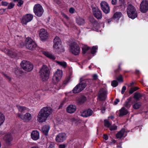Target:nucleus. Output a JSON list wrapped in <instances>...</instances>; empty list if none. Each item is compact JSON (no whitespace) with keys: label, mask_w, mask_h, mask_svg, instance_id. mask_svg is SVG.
<instances>
[{"label":"nucleus","mask_w":148,"mask_h":148,"mask_svg":"<svg viewBox=\"0 0 148 148\" xmlns=\"http://www.w3.org/2000/svg\"><path fill=\"white\" fill-rule=\"evenodd\" d=\"M52 113V109L50 107H44L41 109L37 116V120L40 122H45L47 118Z\"/></svg>","instance_id":"1"},{"label":"nucleus","mask_w":148,"mask_h":148,"mask_svg":"<svg viewBox=\"0 0 148 148\" xmlns=\"http://www.w3.org/2000/svg\"><path fill=\"white\" fill-rule=\"evenodd\" d=\"M50 73L49 69L46 65H43L39 71V75L43 81L48 80L49 78Z\"/></svg>","instance_id":"2"},{"label":"nucleus","mask_w":148,"mask_h":148,"mask_svg":"<svg viewBox=\"0 0 148 148\" xmlns=\"http://www.w3.org/2000/svg\"><path fill=\"white\" fill-rule=\"evenodd\" d=\"M69 51L75 55H78L80 52V48L79 45L76 42H73L70 45Z\"/></svg>","instance_id":"3"},{"label":"nucleus","mask_w":148,"mask_h":148,"mask_svg":"<svg viewBox=\"0 0 148 148\" xmlns=\"http://www.w3.org/2000/svg\"><path fill=\"white\" fill-rule=\"evenodd\" d=\"M33 12L36 16L38 17H40L43 14L44 10L42 6L40 4L37 3L34 6Z\"/></svg>","instance_id":"4"},{"label":"nucleus","mask_w":148,"mask_h":148,"mask_svg":"<svg viewBox=\"0 0 148 148\" xmlns=\"http://www.w3.org/2000/svg\"><path fill=\"white\" fill-rule=\"evenodd\" d=\"M127 12L129 17L134 19L137 16V13L135 8L132 5H129L127 8Z\"/></svg>","instance_id":"5"},{"label":"nucleus","mask_w":148,"mask_h":148,"mask_svg":"<svg viewBox=\"0 0 148 148\" xmlns=\"http://www.w3.org/2000/svg\"><path fill=\"white\" fill-rule=\"evenodd\" d=\"M25 45L26 48L30 49L33 50L37 46L35 42L30 38H27L25 41Z\"/></svg>","instance_id":"6"},{"label":"nucleus","mask_w":148,"mask_h":148,"mask_svg":"<svg viewBox=\"0 0 148 148\" xmlns=\"http://www.w3.org/2000/svg\"><path fill=\"white\" fill-rule=\"evenodd\" d=\"M20 65L23 70L27 72L31 71L33 68V65L30 62L27 61H23Z\"/></svg>","instance_id":"7"},{"label":"nucleus","mask_w":148,"mask_h":148,"mask_svg":"<svg viewBox=\"0 0 148 148\" xmlns=\"http://www.w3.org/2000/svg\"><path fill=\"white\" fill-rule=\"evenodd\" d=\"M62 75V72L61 70H58L54 73L52 78V81L55 84H56L61 79Z\"/></svg>","instance_id":"8"},{"label":"nucleus","mask_w":148,"mask_h":148,"mask_svg":"<svg viewBox=\"0 0 148 148\" xmlns=\"http://www.w3.org/2000/svg\"><path fill=\"white\" fill-rule=\"evenodd\" d=\"M54 44L53 47L55 50H57L62 47V42L60 39L57 36H56L53 41Z\"/></svg>","instance_id":"9"},{"label":"nucleus","mask_w":148,"mask_h":148,"mask_svg":"<svg viewBox=\"0 0 148 148\" xmlns=\"http://www.w3.org/2000/svg\"><path fill=\"white\" fill-rule=\"evenodd\" d=\"M33 18V15L30 14H27L24 15L21 19V22L22 24L27 25V23L31 21Z\"/></svg>","instance_id":"10"},{"label":"nucleus","mask_w":148,"mask_h":148,"mask_svg":"<svg viewBox=\"0 0 148 148\" xmlns=\"http://www.w3.org/2000/svg\"><path fill=\"white\" fill-rule=\"evenodd\" d=\"M39 36L42 41H45L48 38L49 34L45 29L42 28L39 31Z\"/></svg>","instance_id":"11"},{"label":"nucleus","mask_w":148,"mask_h":148,"mask_svg":"<svg viewBox=\"0 0 148 148\" xmlns=\"http://www.w3.org/2000/svg\"><path fill=\"white\" fill-rule=\"evenodd\" d=\"M140 9L142 12L145 13L148 10V2L146 0H143L140 5Z\"/></svg>","instance_id":"12"},{"label":"nucleus","mask_w":148,"mask_h":148,"mask_svg":"<svg viewBox=\"0 0 148 148\" xmlns=\"http://www.w3.org/2000/svg\"><path fill=\"white\" fill-rule=\"evenodd\" d=\"M100 5L102 11L106 14L108 13L110 11V8L108 3L105 1H102Z\"/></svg>","instance_id":"13"},{"label":"nucleus","mask_w":148,"mask_h":148,"mask_svg":"<svg viewBox=\"0 0 148 148\" xmlns=\"http://www.w3.org/2000/svg\"><path fill=\"white\" fill-rule=\"evenodd\" d=\"M93 13L94 16L96 18L100 19L102 18V14L101 11L97 7H94L92 8Z\"/></svg>","instance_id":"14"},{"label":"nucleus","mask_w":148,"mask_h":148,"mask_svg":"<svg viewBox=\"0 0 148 148\" xmlns=\"http://www.w3.org/2000/svg\"><path fill=\"white\" fill-rule=\"evenodd\" d=\"M107 90L106 88L101 89L99 92L98 98L99 100H104L105 99L107 96Z\"/></svg>","instance_id":"15"},{"label":"nucleus","mask_w":148,"mask_h":148,"mask_svg":"<svg viewBox=\"0 0 148 148\" xmlns=\"http://www.w3.org/2000/svg\"><path fill=\"white\" fill-rule=\"evenodd\" d=\"M17 116L18 117L26 122H28L32 118L31 114L28 113H26L24 115L18 113L17 114Z\"/></svg>","instance_id":"16"},{"label":"nucleus","mask_w":148,"mask_h":148,"mask_svg":"<svg viewBox=\"0 0 148 148\" xmlns=\"http://www.w3.org/2000/svg\"><path fill=\"white\" fill-rule=\"evenodd\" d=\"M86 81L84 79V77H82L80 79V82L77 85H79V88H81V91L83 90L86 86Z\"/></svg>","instance_id":"17"},{"label":"nucleus","mask_w":148,"mask_h":148,"mask_svg":"<svg viewBox=\"0 0 148 148\" xmlns=\"http://www.w3.org/2000/svg\"><path fill=\"white\" fill-rule=\"evenodd\" d=\"M65 140V133H60L56 136V140L57 142L60 143L63 142Z\"/></svg>","instance_id":"18"},{"label":"nucleus","mask_w":148,"mask_h":148,"mask_svg":"<svg viewBox=\"0 0 148 148\" xmlns=\"http://www.w3.org/2000/svg\"><path fill=\"white\" fill-rule=\"evenodd\" d=\"M32 139L34 140H36L39 138L40 134L39 132L37 130L33 131L31 134Z\"/></svg>","instance_id":"19"},{"label":"nucleus","mask_w":148,"mask_h":148,"mask_svg":"<svg viewBox=\"0 0 148 148\" xmlns=\"http://www.w3.org/2000/svg\"><path fill=\"white\" fill-rule=\"evenodd\" d=\"M92 113V111L90 109H88L81 112V116L84 117H87L91 116Z\"/></svg>","instance_id":"20"},{"label":"nucleus","mask_w":148,"mask_h":148,"mask_svg":"<svg viewBox=\"0 0 148 148\" xmlns=\"http://www.w3.org/2000/svg\"><path fill=\"white\" fill-rule=\"evenodd\" d=\"M4 138L5 142L8 144H10L13 139L12 135L10 133H8L6 134L4 136Z\"/></svg>","instance_id":"21"},{"label":"nucleus","mask_w":148,"mask_h":148,"mask_svg":"<svg viewBox=\"0 0 148 148\" xmlns=\"http://www.w3.org/2000/svg\"><path fill=\"white\" fill-rule=\"evenodd\" d=\"M125 131L124 129H122L119 131L116 135V137L117 138H120L123 137H125L126 136Z\"/></svg>","instance_id":"22"},{"label":"nucleus","mask_w":148,"mask_h":148,"mask_svg":"<svg viewBox=\"0 0 148 148\" xmlns=\"http://www.w3.org/2000/svg\"><path fill=\"white\" fill-rule=\"evenodd\" d=\"M76 110L75 106L72 105H69L66 108L67 112L70 113H72L74 112Z\"/></svg>","instance_id":"23"},{"label":"nucleus","mask_w":148,"mask_h":148,"mask_svg":"<svg viewBox=\"0 0 148 148\" xmlns=\"http://www.w3.org/2000/svg\"><path fill=\"white\" fill-rule=\"evenodd\" d=\"M50 127L49 125H45L42 128L43 134L45 136L48 135V134L49 130L50 129Z\"/></svg>","instance_id":"24"},{"label":"nucleus","mask_w":148,"mask_h":148,"mask_svg":"<svg viewBox=\"0 0 148 148\" xmlns=\"http://www.w3.org/2000/svg\"><path fill=\"white\" fill-rule=\"evenodd\" d=\"M77 101L79 104H82L84 103L86 100V97L82 96L77 99Z\"/></svg>","instance_id":"25"},{"label":"nucleus","mask_w":148,"mask_h":148,"mask_svg":"<svg viewBox=\"0 0 148 148\" xmlns=\"http://www.w3.org/2000/svg\"><path fill=\"white\" fill-rule=\"evenodd\" d=\"M43 53L45 56L50 59L53 60H55L56 59V58L54 56L48 52L43 51Z\"/></svg>","instance_id":"26"},{"label":"nucleus","mask_w":148,"mask_h":148,"mask_svg":"<svg viewBox=\"0 0 148 148\" xmlns=\"http://www.w3.org/2000/svg\"><path fill=\"white\" fill-rule=\"evenodd\" d=\"M122 13L120 12H116L113 15L112 18L115 20H118L121 16Z\"/></svg>","instance_id":"27"},{"label":"nucleus","mask_w":148,"mask_h":148,"mask_svg":"<svg viewBox=\"0 0 148 148\" xmlns=\"http://www.w3.org/2000/svg\"><path fill=\"white\" fill-rule=\"evenodd\" d=\"M76 21L77 24L79 25H83L85 23L84 19L79 17L76 18Z\"/></svg>","instance_id":"28"},{"label":"nucleus","mask_w":148,"mask_h":148,"mask_svg":"<svg viewBox=\"0 0 148 148\" xmlns=\"http://www.w3.org/2000/svg\"><path fill=\"white\" fill-rule=\"evenodd\" d=\"M128 113L127 110L124 107L121 108L120 110L119 116H121L124 115H126Z\"/></svg>","instance_id":"29"},{"label":"nucleus","mask_w":148,"mask_h":148,"mask_svg":"<svg viewBox=\"0 0 148 148\" xmlns=\"http://www.w3.org/2000/svg\"><path fill=\"white\" fill-rule=\"evenodd\" d=\"M79 85H77L76 86H75L73 90V92L74 93H79L81 91V88H79Z\"/></svg>","instance_id":"30"},{"label":"nucleus","mask_w":148,"mask_h":148,"mask_svg":"<svg viewBox=\"0 0 148 148\" xmlns=\"http://www.w3.org/2000/svg\"><path fill=\"white\" fill-rule=\"evenodd\" d=\"M14 72L15 74L16 75H21V74H22L23 72L21 70L18 68H16L14 69Z\"/></svg>","instance_id":"31"},{"label":"nucleus","mask_w":148,"mask_h":148,"mask_svg":"<svg viewBox=\"0 0 148 148\" xmlns=\"http://www.w3.org/2000/svg\"><path fill=\"white\" fill-rule=\"evenodd\" d=\"M90 49V47L87 45H83L82 47V53H87Z\"/></svg>","instance_id":"32"},{"label":"nucleus","mask_w":148,"mask_h":148,"mask_svg":"<svg viewBox=\"0 0 148 148\" xmlns=\"http://www.w3.org/2000/svg\"><path fill=\"white\" fill-rule=\"evenodd\" d=\"M5 119V116L3 114L0 112V126L4 122Z\"/></svg>","instance_id":"33"},{"label":"nucleus","mask_w":148,"mask_h":148,"mask_svg":"<svg viewBox=\"0 0 148 148\" xmlns=\"http://www.w3.org/2000/svg\"><path fill=\"white\" fill-rule=\"evenodd\" d=\"M143 96L142 94L139 92H136L134 94V98L137 101L139 100L140 98Z\"/></svg>","instance_id":"34"},{"label":"nucleus","mask_w":148,"mask_h":148,"mask_svg":"<svg viewBox=\"0 0 148 148\" xmlns=\"http://www.w3.org/2000/svg\"><path fill=\"white\" fill-rule=\"evenodd\" d=\"M6 52L9 56L12 58L14 57L15 56V53L9 49L6 50Z\"/></svg>","instance_id":"35"},{"label":"nucleus","mask_w":148,"mask_h":148,"mask_svg":"<svg viewBox=\"0 0 148 148\" xmlns=\"http://www.w3.org/2000/svg\"><path fill=\"white\" fill-rule=\"evenodd\" d=\"M16 106L19 111L20 112H22L25 110L26 108L25 107L21 106L19 105H17Z\"/></svg>","instance_id":"36"},{"label":"nucleus","mask_w":148,"mask_h":148,"mask_svg":"<svg viewBox=\"0 0 148 148\" xmlns=\"http://www.w3.org/2000/svg\"><path fill=\"white\" fill-rule=\"evenodd\" d=\"M139 89V88L137 87H135L131 88L129 91V93L132 94L134 92L138 90Z\"/></svg>","instance_id":"37"},{"label":"nucleus","mask_w":148,"mask_h":148,"mask_svg":"<svg viewBox=\"0 0 148 148\" xmlns=\"http://www.w3.org/2000/svg\"><path fill=\"white\" fill-rule=\"evenodd\" d=\"M97 48L98 47L97 46H93L91 50V53L93 54L95 53L96 52V50Z\"/></svg>","instance_id":"38"},{"label":"nucleus","mask_w":148,"mask_h":148,"mask_svg":"<svg viewBox=\"0 0 148 148\" xmlns=\"http://www.w3.org/2000/svg\"><path fill=\"white\" fill-rule=\"evenodd\" d=\"M141 104L140 103H138L135 104L133 106V108L135 109H138L141 106Z\"/></svg>","instance_id":"39"},{"label":"nucleus","mask_w":148,"mask_h":148,"mask_svg":"<svg viewBox=\"0 0 148 148\" xmlns=\"http://www.w3.org/2000/svg\"><path fill=\"white\" fill-rule=\"evenodd\" d=\"M109 128L110 130L111 131L116 130L117 129V126L114 124L110 126Z\"/></svg>","instance_id":"40"},{"label":"nucleus","mask_w":148,"mask_h":148,"mask_svg":"<svg viewBox=\"0 0 148 148\" xmlns=\"http://www.w3.org/2000/svg\"><path fill=\"white\" fill-rule=\"evenodd\" d=\"M104 125L105 126L109 127L111 125V124L108 120H105L104 121Z\"/></svg>","instance_id":"41"},{"label":"nucleus","mask_w":148,"mask_h":148,"mask_svg":"<svg viewBox=\"0 0 148 148\" xmlns=\"http://www.w3.org/2000/svg\"><path fill=\"white\" fill-rule=\"evenodd\" d=\"M111 85L112 86L115 87L118 85V83L116 81L114 80L112 82Z\"/></svg>","instance_id":"42"},{"label":"nucleus","mask_w":148,"mask_h":148,"mask_svg":"<svg viewBox=\"0 0 148 148\" xmlns=\"http://www.w3.org/2000/svg\"><path fill=\"white\" fill-rule=\"evenodd\" d=\"M15 5V4L12 2L10 3L8 5L7 9H10L13 8Z\"/></svg>","instance_id":"43"},{"label":"nucleus","mask_w":148,"mask_h":148,"mask_svg":"<svg viewBox=\"0 0 148 148\" xmlns=\"http://www.w3.org/2000/svg\"><path fill=\"white\" fill-rule=\"evenodd\" d=\"M2 74L5 77H6L9 80V81L10 82L11 81V79L10 76H7V75L3 72H2Z\"/></svg>","instance_id":"44"},{"label":"nucleus","mask_w":148,"mask_h":148,"mask_svg":"<svg viewBox=\"0 0 148 148\" xmlns=\"http://www.w3.org/2000/svg\"><path fill=\"white\" fill-rule=\"evenodd\" d=\"M57 63L61 66H62L64 68H65V62H61L58 61H57Z\"/></svg>","instance_id":"45"},{"label":"nucleus","mask_w":148,"mask_h":148,"mask_svg":"<svg viewBox=\"0 0 148 148\" xmlns=\"http://www.w3.org/2000/svg\"><path fill=\"white\" fill-rule=\"evenodd\" d=\"M130 101V100L128 99V101H126L125 104V106L127 108L130 107L131 106L130 104H129Z\"/></svg>","instance_id":"46"},{"label":"nucleus","mask_w":148,"mask_h":148,"mask_svg":"<svg viewBox=\"0 0 148 148\" xmlns=\"http://www.w3.org/2000/svg\"><path fill=\"white\" fill-rule=\"evenodd\" d=\"M116 79L119 82H123V78L121 75H119L116 78Z\"/></svg>","instance_id":"47"},{"label":"nucleus","mask_w":148,"mask_h":148,"mask_svg":"<svg viewBox=\"0 0 148 148\" xmlns=\"http://www.w3.org/2000/svg\"><path fill=\"white\" fill-rule=\"evenodd\" d=\"M6 9L1 8L0 9V15H2L4 14Z\"/></svg>","instance_id":"48"},{"label":"nucleus","mask_w":148,"mask_h":148,"mask_svg":"<svg viewBox=\"0 0 148 148\" xmlns=\"http://www.w3.org/2000/svg\"><path fill=\"white\" fill-rule=\"evenodd\" d=\"M23 1L22 0H20L17 5L18 6L20 7L23 4Z\"/></svg>","instance_id":"49"},{"label":"nucleus","mask_w":148,"mask_h":148,"mask_svg":"<svg viewBox=\"0 0 148 148\" xmlns=\"http://www.w3.org/2000/svg\"><path fill=\"white\" fill-rule=\"evenodd\" d=\"M70 13L71 14H73L75 12V10L74 8H70L69 10Z\"/></svg>","instance_id":"50"},{"label":"nucleus","mask_w":148,"mask_h":148,"mask_svg":"<svg viewBox=\"0 0 148 148\" xmlns=\"http://www.w3.org/2000/svg\"><path fill=\"white\" fill-rule=\"evenodd\" d=\"M18 46L19 47H22L25 45V42L24 43L23 42L21 41L19 43Z\"/></svg>","instance_id":"51"},{"label":"nucleus","mask_w":148,"mask_h":148,"mask_svg":"<svg viewBox=\"0 0 148 148\" xmlns=\"http://www.w3.org/2000/svg\"><path fill=\"white\" fill-rule=\"evenodd\" d=\"M1 4L2 6H7L8 5L9 3L6 1H2Z\"/></svg>","instance_id":"52"},{"label":"nucleus","mask_w":148,"mask_h":148,"mask_svg":"<svg viewBox=\"0 0 148 148\" xmlns=\"http://www.w3.org/2000/svg\"><path fill=\"white\" fill-rule=\"evenodd\" d=\"M126 90V87L125 86H123L121 90V93L122 94H123L124 93L125 91Z\"/></svg>","instance_id":"53"},{"label":"nucleus","mask_w":148,"mask_h":148,"mask_svg":"<svg viewBox=\"0 0 148 148\" xmlns=\"http://www.w3.org/2000/svg\"><path fill=\"white\" fill-rule=\"evenodd\" d=\"M119 3L120 5L122 6L124 4V0H119Z\"/></svg>","instance_id":"54"},{"label":"nucleus","mask_w":148,"mask_h":148,"mask_svg":"<svg viewBox=\"0 0 148 148\" xmlns=\"http://www.w3.org/2000/svg\"><path fill=\"white\" fill-rule=\"evenodd\" d=\"M65 101H63L62 102V103H61V104L59 106L58 109H60L63 106V105L64 104V103Z\"/></svg>","instance_id":"55"},{"label":"nucleus","mask_w":148,"mask_h":148,"mask_svg":"<svg viewBox=\"0 0 148 148\" xmlns=\"http://www.w3.org/2000/svg\"><path fill=\"white\" fill-rule=\"evenodd\" d=\"M58 148H65V144H60L59 145Z\"/></svg>","instance_id":"56"},{"label":"nucleus","mask_w":148,"mask_h":148,"mask_svg":"<svg viewBox=\"0 0 148 148\" xmlns=\"http://www.w3.org/2000/svg\"><path fill=\"white\" fill-rule=\"evenodd\" d=\"M49 147L51 148H54L55 147V145L53 143H51L49 145Z\"/></svg>","instance_id":"57"},{"label":"nucleus","mask_w":148,"mask_h":148,"mask_svg":"<svg viewBox=\"0 0 148 148\" xmlns=\"http://www.w3.org/2000/svg\"><path fill=\"white\" fill-rule=\"evenodd\" d=\"M117 1V0H112V3L113 5H115Z\"/></svg>","instance_id":"58"},{"label":"nucleus","mask_w":148,"mask_h":148,"mask_svg":"<svg viewBox=\"0 0 148 148\" xmlns=\"http://www.w3.org/2000/svg\"><path fill=\"white\" fill-rule=\"evenodd\" d=\"M92 77L93 79L96 80L97 79L98 76L97 75L94 74L93 75Z\"/></svg>","instance_id":"59"},{"label":"nucleus","mask_w":148,"mask_h":148,"mask_svg":"<svg viewBox=\"0 0 148 148\" xmlns=\"http://www.w3.org/2000/svg\"><path fill=\"white\" fill-rule=\"evenodd\" d=\"M101 110L102 112L103 113L105 110V107L101 106Z\"/></svg>","instance_id":"60"},{"label":"nucleus","mask_w":148,"mask_h":148,"mask_svg":"<svg viewBox=\"0 0 148 148\" xmlns=\"http://www.w3.org/2000/svg\"><path fill=\"white\" fill-rule=\"evenodd\" d=\"M119 102V100L118 99H116L114 101V104L116 105Z\"/></svg>","instance_id":"61"},{"label":"nucleus","mask_w":148,"mask_h":148,"mask_svg":"<svg viewBox=\"0 0 148 148\" xmlns=\"http://www.w3.org/2000/svg\"><path fill=\"white\" fill-rule=\"evenodd\" d=\"M103 138L105 140H107L108 138V136L106 135H104Z\"/></svg>","instance_id":"62"},{"label":"nucleus","mask_w":148,"mask_h":148,"mask_svg":"<svg viewBox=\"0 0 148 148\" xmlns=\"http://www.w3.org/2000/svg\"><path fill=\"white\" fill-rule=\"evenodd\" d=\"M31 148H40L38 146H34L33 147H31Z\"/></svg>","instance_id":"63"},{"label":"nucleus","mask_w":148,"mask_h":148,"mask_svg":"<svg viewBox=\"0 0 148 148\" xmlns=\"http://www.w3.org/2000/svg\"><path fill=\"white\" fill-rule=\"evenodd\" d=\"M20 0H13V1L14 2H18L19 1H20Z\"/></svg>","instance_id":"64"}]
</instances>
